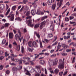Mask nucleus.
<instances>
[{"label":"nucleus","mask_w":76,"mask_h":76,"mask_svg":"<svg viewBox=\"0 0 76 76\" xmlns=\"http://www.w3.org/2000/svg\"><path fill=\"white\" fill-rule=\"evenodd\" d=\"M28 45L30 47H34V48H37L38 47V44L35 42H33L32 41H30L28 42Z\"/></svg>","instance_id":"nucleus-1"},{"label":"nucleus","mask_w":76,"mask_h":76,"mask_svg":"<svg viewBox=\"0 0 76 76\" xmlns=\"http://www.w3.org/2000/svg\"><path fill=\"white\" fill-rule=\"evenodd\" d=\"M64 63L59 64L58 66V69H63L64 68Z\"/></svg>","instance_id":"nucleus-2"},{"label":"nucleus","mask_w":76,"mask_h":76,"mask_svg":"<svg viewBox=\"0 0 76 76\" xmlns=\"http://www.w3.org/2000/svg\"><path fill=\"white\" fill-rule=\"evenodd\" d=\"M26 22H28V26H30L31 27H32L34 26V25L32 24V20L31 19H30L28 21L26 20Z\"/></svg>","instance_id":"nucleus-3"},{"label":"nucleus","mask_w":76,"mask_h":76,"mask_svg":"<svg viewBox=\"0 0 76 76\" xmlns=\"http://www.w3.org/2000/svg\"><path fill=\"white\" fill-rule=\"evenodd\" d=\"M7 18H10V19L11 21H13L14 18H15L14 17V14H12L11 15H9L7 16Z\"/></svg>","instance_id":"nucleus-4"},{"label":"nucleus","mask_w":76,"mask_h":76,"mask_svg":"<svg viewBox=\"0 0 76 76\" xmlns=\"http://www.w3.org/2000/svg\"><path fill=\"white\" fill-rule=\"evenodd\" d=\"M15 39H16V40H19V39L20 42H21V39L20 38L19 36V35H18V34H16L15 35Z\"/></svg>","instance_id":"nucleus-5"},{"label":"nucleus","mask_w":76,"mask_h":76,"mask_svg":"<svg viewBox=\"0 0 76 76\" xmlns=\"http://www.w3.org/2000/svg\"><path fill=\"white\" fill-rule=\"evenodd\" d=\"M58 62V60H57V59L56 58L55 59V61H53V66H56V65H57Z\"/></svg>","instance_id":"nucleus-6"},{"label":"nucleus","mask_w":76,"mask_h":76,"mask_svg":"<svg viewBox=\"0 0 76 76\" xmlns=\"http://www.w3.org/2000/svg\"><path fill=\"white\" fill-rule=\"evenodd\" d=\"M61 46L63 47V49H64V50H66V49L67 48V47H68L67 45H66V44L63 43H62L61 44Z\"/></svg>","instance_id":"nucleus-7"},{"label":"nucleus","mask_w":76,"mask_h":76,"mask_svg":"<svg viewBox=\"0 0 76 76\" xmlns=\"http://www.w3.org/2000/svg\"><path fill=\"white\" fill-rule=\"evenodd\" d=\"M9 38L10 39H12L13 38V34L12 33H9Z\"/></svg>","instance_id":"nucleus-8"},{"label":"nucleus","mask_w":76,"mask_h":76,"mask_svg":"<svg viewBox=\"0 0 76 76\" xmlns=\"http://www.w3.org/2000/svg\"><path fill=\"white\" fill-rule=\"evenodd\" d=\"M12 70L13 73H15L16 72L17 69H16V67H13L12 68Z\"/></svg>","instance_id":"nucleus-9"},{"label":"nucleus","mask_w":76,"mask_h":76,"mask_svg":"<svg viewBox=\"0 0 76 76\" xmlns=\"http://www.w3.org/2000/svg\"><path fill=\"white\" fill-rule=\"evenodd\" d=\"M31 13L33 16L35 15L36 14V10H32Z\"/></svg>","instance_id":"nucleus-10"},{"label":"nucleus","mask_w":76,"mask_h":76,"mask_svg":"<svg viewBox=\"0 0 76 76\" xmlns=\"http://www.w3.org/2000/svg\"><path fill=\"white\" fill-rule=\"evenodd\" d=\"M25 70L26 71V72L25 73L26 75H28V76H31V74L29 73V71H28V70H26V69H25Z\"/></svg>","instance_id":"nucleus-11"},{"label":"nucleus","mask_w":76,"mask_h":76,"mask_svg":"<svg viewBox=\"0 0 76 76\" xmlns=\"http://www.w3.org/2000/svg\"><path fill=\"white\" fill-rule=\"evenodd\" d=\"M34 34H36L37 37V38H38L39 39V38H40V35H39V34L37 33V31H34Z\"/></svg>","instance_id":"nucleus-12"},{"label":"nucleus","mask_w":76,"mask_h":76,"mask_svg":"<svg viewBox=\"0 0 76 76\" xmlns=\"http://www.w3.org/2000/svg\"><path fill=\"white\" fill-rule=\"evenodd\" d=\"M52 0H48L47 2L48 5V6H50V5H51L52 3Z\"/></svg>","instance_id":"nucleus-13"},{"label":"nucleus","mask_w":76,"mask_h":76,"mask_svg":"<svg viewBox=\"0 0 76 76\" xmlns=\"http://www.w3.org/2000/svg\"><path fill=\"white\" fill-rule=\"evenodd\" d=\"M44 24H45V23H44V21H43L41 23L40 25V28L41 29H42V26H43Z\"/></svg>","instance_id":"nucleus-14"},{"label":"nucleus","mask_w":76,"mask_h":76,"mask_svg":"<svg viewBox=\"0 0 76 76\" xmlns=\"http://www.w3.org/2000/svg\"><path fill=\"white\" fill-rule=\"evenodd\" d=\"M16 68L17 69H18V70L20 71V70H21V69L22 68V66H18Z\"/></svg>","instance_id":"nucleus-15"},{"label":"nucleus","mask_w":76,"mask_h":76,"mask_svg":"<svg viewBox=\"0 0 76 76\" xmlns=\"http://www.w3.org/2000/svg\"><path fill=\"white\" fill-rule=\"evenodd\" d=\"M59 69H56L54 70V73L55 74H58L59 72Z\"/></svg>","instance_id":"nucleus-16"},{"label":"nucleus","mask_w":76,"mask_h":76,"mask_svg":"<svg viewBox=\"0 0 76 76\" xmlns=\"http://www.w3.org/2000/svg\"><path fill=\"white\" fill-rule=\"evenodd\" d=\"M20 45H18L17 46V48H16V50L18 51H19L20 50Z\"/></svg>","instance_id":"nucleus-17"},{"label":"nucleus","mask_w":76,"mask_h":76,"mask_svg":"<svg viewBox=\"0 0 76 76\" xmlns=\"http://www.w3.org/2000/svg\"><path fill=\"white\" fill-rule=\"evenodd\" d=\"M50 29L52 30V31H54V28H53V24H52L50 26Z\"/></svg>","instance_id":"nucleus-18"},{"label":"nucleus","mask_w":76,"mask_h":76,"mask_svg":"<svg viewBox=\"0 0 76 76\" xmlns=\"http://www.w3.org/2000/svg\"><path fill=\"white\" fill-rule=\"evenodd\" d=\"M52 8L53 10H55V9H56V4H53L52 5Z\"/></svg>","instance_id":"nucleus-19"},{"label":"nucleus","mask_w":76,"mask_h":76,"mask_svg":"<svg viewBox=\"0 0 76 76\" xmlns=\"http://www.w3.org/2000/svg\"><path fill=\"white\" fill-rule=\"evenodd\" d=\"M62 2H63V1L62 0H61L60 2L59 6V7H58L57 8V9H58V8L61 6V4H62Z\"/></svg>","instance_id":"nucleus-20"},{"label":"nucleus","mask_w":76,"mask_h":76,"mask_svg":"<svg viewBox=\"0 0 76 76\" xmlns=\"http://www.w3.org/2000/svg\"><path fill=\"white\" fill-rule=\"evenodd\" d=\"M39 42L40 45V48H43V46H42V42L40 40H39Z\"/></svg>","instance_id":"nucleus-21"},{"label":"nucleus","mask_w":76,"mask_h":76,"mask_svg":"<svg viewBox=\"0 0 76 76\" xmlns=\"http://www.w3.org/2000/svg\"><path fill=\"white\" fill-rule=\"evenodd\" d=\"M4 4H2L1 5V6L0 7V9H1V10H3L4 9Z\"/></svg>","instance_id":"nucleus-22"},{"label":"nucleus","mask_w":76,"mask_h":76,"mask_svg":"<svg viewBox=\"0 0 76 76\" xmlns=\"http://www.w3.org/2000/svg\"><path fill=\"white\" fill-rule=\"evenodd\" d=\"M48 18V16H45L43 17L42 18V20H43L44 19H47Z\"/></svg>","instance_id":"nucleus-23"},{"label":"nucleus","mask_w":76,"mask_h":76,"mask_svg":"<svg viewBox=\"0 0 76 76\" xmlns=\"http://www.w3.org/2000/svg\"><path fill=\"white\" fill-rule=\"evenodd\" d=\"M6 39H4L2 41V44L3 45V44H4L6 43Z\"/></svg>","instance_id":"nucleus-24"},{"label":"nucleus","mask_w":76,"mask_h":76,"mask_svg":"<svg viewBox=\"0 0 76 76\" xmlns=\"http://www.w3.org/2000/svg\"><path fill=\"white\" fill-rule=\"evenodd\" d=\"M40 63L41 64H44L45 63V61L43 60H41L40 61Z\"/></svg>","instance_id":"nucleus-25"},{"label":"nucleus","mask_w":76,"mask_h":76,"mask_svg":"<svg viewBox=\"0 0 76 76\" xmlns=\"http://www.w3.org/2000/svg\"><path fill=\"white\" fill-rule=\"evenodd\" d=\"M10 8H9V9L7 10L6 13L5 14V15L6 16H7L8 15V14H9V13L10 12Z\"/></svg>","instance_id":"nucleus-26"},{"label":"nucleus","mask_w":76,"mask_h":76,"mask_svg":"<svg viewBox=\"0 0 76 76\" xmlns=\"http://www.w3.org/2000/svg\"><path fill=\"white\" fill-rule=\"evenodd\" d=\"M30 14V12L29 11H28L26 14V16H29V15Z\"/></svg>","instance_id":"nucleus-27"},{"label":"nucleus","mask_w":76,"mask_h":76,"mask_svg":"<svg viewBox=\"0 0 76 76\" xmlns=\"http://www.w3.org/2000/svg\"><path fill=\"white\" fill-rule=\"evenodd\" d=\"M24 7H25V6H23L21 8V9H20V10L19 12H22L23 11V9L24 8Z\"/></svg>","instance_id":"nucleus-28"},{"label":"nucleus","mask_w":76,"mask_h":76,"mask_svg":"<svg viewBox=\"0 0 76 76\" xmlns=\"http://www.w3.org/2000/svg\"><path fill=\"white\" fill-rule=\"evenodd\" d=\"M18 32L19 34L20 37H21V34H22V33H21V32H20V30H18Z\"/></svg>","instance_id":"nucleus-29"},{"label":"nucleus","mask_w":76,"mask_h":76,"mask_svg":"<svg viewBox=\"0 0 76 76\" xmlns=\"http://www.w3.org/2000/svg\"><path fill=\"white\" fill-rule=\"evenodd\" d=\"M48 37L49 38H51L53 37V35H52L51 34H48Z\"/></svg>","instance_id":"nucleus-30"},{"label":"nucleus","mask_w":76,"mask_h":76,"mask_svg":"<svg viewBox=\"0 0 76 76\" xmlns=\"http://www.w3.org/2000/svg\"><path fill=\"white\" fill-rule=\"evenodd\" d=\"M39 25L38 24H36L34 26V28H38L39 27Z\"/></svg>","instance_id":"nucleus-31"},{"label":"nucleus","mask_w":76,"mask_h":76,"mask_svg":"<svg viewBox=\"0 0 76 76\" xmlns=\"http://www.w3.org/2000/svg\"><path fill=\"white\" fill-rule=\"evenodd\" d=\"M9 25V23H6L5 24L4 26H5V27H8Z\"/></svg>","instance_id":"nucleus-32"},{"label":"nucleus","mask_w":76,"mask_h":76,"mask_svg":"<svg viewBox=\"0 0 76 76\" xmlns=\"http://www.w3.org/2000/svg\"><path fill=\"white\" fill-rule=\"evenodd\" d=\"M16 6H14L12 7V10H15V9H16Z\"/></svg>","instance_id":"nucleus-33"},{"label":"nucleus","mask_w":76,"mask_h":76,"mask_svg":"<svg viewBox=\"0 0 76 76\" xmlns=\"http://www.w3.org/2000/svg\"><path fill=\"white\" fill-rule=\"evenodd\" d=\"M28 1V0H23V4H26V2Z\"/></svg>","instance_id":"nucleus-34"},{"label":"nucleus","mask_w":76,"mask_h":76,"mask_svg":"<svg viewBox=\"0 0 76 76\" xmlns=\"http://www.w3.org/2000/svg\"><path fill=\"white\" fill-rule=\"evenodd\" d=\"M60 63H64V62H62V60L61 59H60L59 60V64Z\"/></svg>","instance_id":"nucleus-35"},{"label":"nucleus","mask_w":76,"mask_h":76,"mask_svg":"<svg viewBox=\"0 0 76 76\" xmlns=\"http://www.w3.org/2000/svg\"><path fill=\"white\" fill-rule=\"evenodd\" d=\"M57 43H58V42H57V41H56L52 45V46H54V45H57Z\"/></svg>","instance_id":"nucleus-36"},{"label":"nucleus","mask_w":76,"mask_h":76,"mask_svg":"<svg viewBox=\"0 0 76 76\" xmlns=\"http://www.w3.org/2000/svg\"><path fill=\"white\" fill-rule=\"evenodd\" d=\"M56 57V54H53L50 56V57Z\"/></svg>","instance_id":"nucleus-37"},{"label":"nucleus","mask_w":76,"mask_h":76,"mask_svg":"<svg viewBox=\"0 0 76 76\" xmlns=\"http://www.w3.org/2000/svg\"><path fill=\"white\" fill-rule=\"evenodd\" d=\"M28 50L30 52H32L33 51L32 49H31L30 48H28Z\"/></svg>","instance_id":"nucleus-38"},{"label":"nucleus","mask_w":76,"mask_h":76,"mask_svg":"<svg viewBox=\"0 0 76 76\" xmlns=\"http://www.w3.org/2000/svg\"><path fill=\"white\" fill-rule=\"evenodd\" d=\"M6 74L9 75L10 73V71L9 70H7V72H6Z\"/></svg>","instance_id":"nucleus-39"},{"label":"nucleus","mask_w":76,"mask_h":76,"mask_svg":"<svg viewBox=\"0 0 76 76\" xmlns=\"http://www.w3.org/2000/svg\"><path fill=\"white\" fill-rule=\"evenodd\" d=\"M22 61L20 59H19V64H22Z\"/></svg>","instance_id":"nucleus-40"},{"label":"nucleus","mask_w":76,"mask_h":76,"mask_svg":"<svg viewBox=\"0 0 76 76\" xmlns=\"http://www.w3.org/2000/svg\"><path fill=\"white\" fill-rule=\"evenodd\" d=\"M65 20L66 22H68L69 20V18L66 17L65 18Z\"/></svg>","instance_id":"nucleus-41"},{"label":"nucleus","mask_w":76,"mask_h":76,"mask_svg":"<svg viewBox=\"0 0 76 76\" xmlns=\"http://www.w3.org/2000/svg\"><path fill=\"white\" fill-rule=\"evenodd\" d=\"M3 69V66H2V65H1L0 66V70H2Z\"/></svg>","instance_id":"nucleus-42"},{"label":"nucleus","mask_w":76,"mask_h":76,"mask_svg":"<svg viewBox=\"0 0 76 76\" xmlns=\"http://www.w3.org/2000/svg\"><path fill=\"white\" fill-rule=\"evenodd\" d=\"M15 58V57H14V56H12L11 57V59L12 60V61H14V58Z\"/></svg>","instance_id":"nucleus-43"},{"label":"nucleus","mask_w":76,"mask_h":76,"mask_svg":"<svg viewBox=\"0 0 76 76\" xmlns=\"http://www.w3.org/2000/svg\"><path fill=\"white\" fill-rule=\"evenodd\" d=\"M70 20H72L74 18V17L70 16L69 17Z\"/></svg>","instance_id":"nucleus-44"},{"label":"nucleus","mask_w":76,"mask_h":76,"mask_svg":"<svg viewBox=\"0 0 76 76\" xmlns=\"http://www.w3.org/2000/svg\"><path fill=\"white\" fill-rule=\"evenodd\" d=\"M63 72H59V75H60V76H62L63 75Z\"/></svg>","instance_id":"nucleus-45"},{"label":"nucleus","mask_w":76,"mask_h":76,"mask_svg":"<svg viewBox=\"0 0 76 76\" xmlns=\"http://www.w3.org/2000/svg\"><path fill=\"white\" fill-rule=\"evenodd\" d=\"M40 11H37L36 13V14H37V15H40Z\"/></svg>","instance_id":"nucleus-46"},{"label":"nucleus","mask_w":76,"mask_h":76,"mask_svg":"<svg viewBox=\"0 0 76 76\" xmlns=\"http://www.w3.org/2000/svg\"><path fill=\"white\" fill-rule=\"evenodd\" d=\"M36 67L37 69H40L41 66L39 65L38 66H36Z\"/></svg>","instance_id":"nucleus-47"},{"label":"nucleus","mask_w":76,"mask_h":76,"mask_svg":"<svg viewBox=\"0 0 76 76\" xmlns=\"http://www.w3.org/2000/svg\"><path fill=\"white\" fill-rule=\"evenodd\" d=\"M66 52L68 53V52H70L71 51V49H67L66 50Z\"/></svg>","instance_id":"nucleus-48"},{"label":"nucleus","mask_w":76,"mask_h":76,"mask_svg":"<svg viewBox=\"0 0 76 76\" xmlns=\"http://www.w3.org/2000/svg\"><path fill=\"white\" fill-rule=\"evenodd\" d=\"M61 54L62 55V56H66L67 55V53H62Z\"/></svg>","instance_id":"nucleus-49"},{"label":"nucleus","mask_w":76,"mask_h":76,"mask_svg":"<svg viewBox=\"0 0 76 76\" xmlns=\"http://www.w3.org/2000/svg\"><path fill=\"white\" fill-rule=\"evenodd\" d=\"M30 64L31 65H34V62L32 61H30Z\"/></svg>","instance_id":"nucleus-50"},{"label":"nucleus","mask_w":76,"mask_h":76,"mask_svg":"<svg viewBox=\"0 0 76 76\" xmlns=\"http://www.w3.org/2000/svg\"><path fill=\"white\" fill-rule=\"evenodd\" d=\"M19 59H15V62H18V61H19Z\"/></svg>","instance_id":"nucleus-51"},{"label":"nucleus","mask_w":76,"mask_h":76,"mask_svg":"<svg viewBox=\"0 0 76 76\" xmlns=\"http://www.w3.org/2000/svg\"><path fill=\"white\" fill-rule=\"evenodd\" d=\"M45 74H46V75L47 74V69H46L45 68Z\"/></svg>","instance_id":"nucleus-52"},{"label":"nucleus","mask_w":76,"mask_h":76,"mask_svg":"<svg viewBox=\"0 0 76 76\" xmlns=\"http://www.w3.org/2000/svg\"><path fill=\"white\" fill-rule=\"evenodd\" d=\"M26 12H27L26 10H23L24 14H25L26 13Z\"/></svg>","instance_id":"nucleus-53"},{"label":"nucleus","mask_w":76,"mask_h":76,"mask_svg":"<svg viewBox=\"0 0 76 76\" xmlns=\"http://www.w3.org/2000/svg\"><path fill=\"white\" fill-rule=\"evenodd\" d=\"M13 45H15V46H17V43H16V42H14L13 43Z\"/></svg>","instance_id":"nucleus-54"},{"label":"nucleus","mask_w":76,"mask_h":76,"mask_svg":"<svg viewBox=\"0 0 76 76\" xmlns=\"http://www.w3.org/2000/svg\"><path fill=\"white\" fill-rule=\"evenodd\" d=\"M0 53L1 55H2V54L4 53L3 51L2 50H0Z\"/></svg>","instance_id":"nucleus-55"},{"label":"nucleus","mask_w":76,"mask_h":76,"mask_svg":"<svg viewBox=\"0 0 76 76\" xmlns=\"http://www.w3.org/2000/svg\"><path fill=\"white\" fill-rule=\"evenodd\" d=\"M25 9H26L25 10H26V9H29V7H28V6L26 5L25 7Z\"/></svg>","instance_id":"nucleus-56"},{"label":"nucleus","mask_w":76,"mask_h":76,"mask_svg":"<svg viewBox=\"0 0 76 76\" xmlns=\"http://www.w3.org/2000/svg\"><path fill=\"white\" fill-rule=\"evenodd\" d=\"M5 56L7 57V56H9V54H7V52H5Z\"/></svg>","instance_id":"nucleus-57"},{"label":"nucleus","mask_w":76,"mask_h":76,"mask_svg":"<svg viewBox=\"0 0 76 76\" xmlns=\"http://www.w3.org/2000/svg\"><path fill=\"white\" fill-rule=\"evenodd\" d=\"M10 65H11V66H15V64L14 63H10Z\"/></svg>","instance_id":"nucleus-58"},{"label":"nucleus","mask_w":76,"mask_h":76,"mask_svg":"<svg viewBox=\"0 0 76 76\" xmlns=\"http://www.w3.org/2000/svg\"><path fill=\"white\" fill-rule=\"evenodd\" d=\"M24 33H25V32H27V30H26V28H24L23 30Z\"/></svg>","instance_id":"nucleus-59"},{"label":"nucleus","mask_w":76,"mask_h":76,"mask_svg":"<svg viewBox=\"0 0 76 76\" xmlns=\"http://www.w3.org/2000/svg\"><path fill=\"white\" fill-rule=\"evenodd\" d=\"M4 58V57L3 56H1L0 57V60H3Z\"/></svg>","instance_id":"nucleus-60"},{"label":"nucleus","mask_w":76,"mask_h":76,"mask_svg":"<svg viewBox=\"0 0 76 76\" xmlns=\"http://www.w3.org/2000/svg\"><path fill=\"white\" fill-rule=\"evenodd\" d=\"M71 16H76V13H74L71 15Z\"/></svg>","instance_id":"nucleus-61"},{"label":"nucleus","mask_w":76,"mask_h":76,"mask_svg":"<svg viewBox=\"0 0 76 76\" xmlns=\"http://www.w3.org/2000/svg\"><path fill=\"white\" fill-rule=\"evenodd\" d=\"M75 57L73 58V60L72 61V63H75Z\"/></svg>","instance_id":"nucleus-62"},{"label":"nucleus","mask_w":76,"mask_h":76,"mask_svg":"<svg viewBox=\"0 0 76 76\" xmlns=\"http://www.w3.org/2000/svg\"><path fill=\"white\" fill-rule=\"evenodd\" d=\"M17 20H19V21H20L21 20H22L21 19H20L19 17H18L17 18Z\"/></svg>","instance_id":"nucleus-63"},{"label":"nucleus","mask_w":76,"mask_h":76,"mask_svg":"<svg viewBox=\"0 0 76 76\" xmlns=\"http://www.w3.org/2000/svg\"><path fill=\"white\" fill-rule=\"evenodd\" d=\"M40 76V74L39 73H37L35 74V76Z\"/></svg>","instance_id":"nucleus-64"}]
</instances>
